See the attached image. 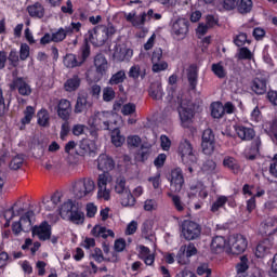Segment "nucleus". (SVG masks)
<instances>
[{
    "label": "nucleus",
    "instance_id": "nucleus-36",
    "mask_svg": "<svg viewBox=\"0 0 277 277\" xmlns=\"http://www.w3.org/2000/svg\"><path fill=\"white\" fill-rule=\"evenodd\" d=\"M90 106L91 104L88 102V97H85V95H80L77 98L74 111L75 114H83Z\"/></svg>",
    "mask_w": 277,
    "mask_h": 277
},
{
    "label": "nucleus",
    "instance_id": "nucleus-28",
    "mask_svg": "<svg viewBox=\"0 0 277 277\" xmlns=\"http://www.w3.org/2000/svg\"><path fill=\"white\" fill-rule=\"evenodd\" d=\"M234 129L238 137L245 142H250V140H253L255 135L254 129L252 128H248L245 126H235Z\"/></svg>",
    "mask_w": 277,
    "mask_h": 277
},
{
    "label": "nucleus",
    "instance_id": "nucleus-18",
    "mask_svg": "<svg viewBox=\"0 0 277 277\" xmlns=\"http://www.w3.org/2000/svg\"><path fill=\"white\" fill-rule=\"evenodd\" d=\"M198 196L201 200H205L209 196V192L205 184L198 182L196 185H192L187 190V197L189 200H194Z\"/></svg>",
    "mask_w": 277,
    "mask_h": 277
},
{
    "label": "nucleus",
    "instance_id": "nucleus-39",
    "mask_svg": "<svg viewBox=\"0 0 277 277\" xmlns=\"http://www.w3.org/2000/svg\"><path fill=\"white\" fill-rule=\"evenodd\" d=\"M124 81H127V72L121 69L110 77L108 83L109 85H120V83H124Z\"/></svg>",
    "mask_w": 277,
    "mask_h": 277
},
{
    "label": "nucleus",
    "instance_id": "nucleus-23",
    "mask_svg": "<svg viewBox=\"0 0 277 277\" xmlns=\"http://www.w3.org/2000/svg\"><path fill=\"white\" fill-rule=\"evenodd\" d=\"M23 211V207H19L18 203L5 209L2 213V216L5 220L4 227L8 228V226H10V222H12L16 215H22Z\"/></svg>",
    "mask_w": 277,
    "mask_h": 277
},
{
    "label": "nucleus",
    "instance_id": "nucleus-40",
    "mask_svg": "<svg viewBox=\"0 0 277 277\" xmlns=\"http://www.w3.org/2000/svg\"><path fill=\"white\" fill-rule=\"evenodd\" d=\"M67 220H70L74 224H83L85 220V214L79 208H76L71 214L68 215Z\"/></svg>",
    "mask_w": 277,
    "mask_h": 277
},
{
    "label": "nucleus",
    "instance_id": "nucleus-42",
    "mask_svg": "<svg viewBox=\"0 0 277 277\" xmlns=\"http://www.w3.org/2000/svg\"><path fill=\"white\" fill-rule=\"evenodd\" d=\"M87 124H88L89 129H92L93 131H98L101 129V120L98 118V111L91 115L87 119Z\"/></svg>",
    "mask_w": 277,
    "mask_h": 277
},
{
    "label": "nucleus",
    "instance_id": "nucleus-46",
    "mask_svg": "<svg viewBox=\"0 0 277 277\" xmlns=\"http://www.w3.org/2000/svg\"><path fill=\"white\" fill-rule=\"evenodd\" d=\"M212 72L219 77V79H224L226 77V67H224V63L220 62L212 65Z\"/></svg>",
    "mask_w": 277,
    "mask_h": 277
},
{
    "label": "nucleus",
    "instance_id": "nucleus-58",
    "mask_svg": "<svg viewBox=\"0 0 277 277\" xmlns=\"http://www.w3.org/2000/svg\"><path fill=\"white\" fill-rule=\"evenodd\" d=\"M159 205L155 199H146L143 205L144 211H157Z\"/></svg>",
    "mask_w": 277,
    "mask_h": 277
},
{
    "label": "nucleus",
    "instance_id": "nucleus-61",
    "mask_svg": "<svg viewBox=\"0 0 277 277\" xmlns=\"http://www.w3.org/2000/svg\"><path fill=\"white\" fill-rule=\"evenodd\" d=\"M197 274L198 276H205L206 274L205 277H211V268H209V264L207 263L200 264L197 267Z\"/></svg>",
    "mask_w": 277,
    "mask_h": 277
},
{
    "label": "nucleus",
    "instance_id": "nucleus-25",
    "mask_svg": "<svg viewBox=\"0 0 277 277\" xmlns=\"http://www.w3.org/2000/svg\"><path fill=\"white\" fill-rule=\"evenodd\" d=\"M94 66L97 75H101V77L107 75V71L109 70V62L103 54H97L94 57Z\"/></svg>",
    "mask_w": 277,
    "mask_h": 277
},
{
    "label": "nucleus",
    "instance_id": "nucleus-15",
    "mask_svg": "<svg viewBox=\"0 0 277 277\" xmlns=\"http://www.w3.org/2000/svg\"><path fill=\"white\" fill-rule=\"evenodd\" d=\"M100 129L109 131L114 124H117L118 115L111 111H98Z\"/></svg>",
    "mask_w": 277,
    "mask_h": 277
},
{
    "label": "nucleus",
    "instance_id": "nucleus-60",
    "mask_svg": "<svg viewBox=\"0 0 277 277\" xmlns=\"http://www.w3.org/2000/svg\"><path fill=\"white\" fill-rule=\"evenodd\" d=\"M201 150L203 155H213L215 153V143H201Z\"/></svg>",
    "mask_w": 277,
    "mask_h": 277
},
{
    "label": "nucleus",
    "instance_id": "nucleus-43",
    "mask_svg": "<svg viewBox=\"0 0 277 277\" xmlns=\"http://www.w3.org/2000/svg\"><path fill=\"white\" fill-rule=\"evenodd\" d=\"M223 166L232 170L234 174H237V172H239V163L233 157H225L223 160Z\"/></svg>",
    "mask_w": 277,
    "mask_h": 277
},
{
    "label": "nucleus",
    "instance_id": "nucleus-41",
    "mask_svg": "<svg viewBox=\"0 0 277 277\" xmlns=\"http://www.w3.org/2000/svg\"><path fill=\"white\" fill-rule=\"evenodd\" d=\"M114 177L109 173H102L97 177V188H107V185H111Z\"/></svg>",
    "mask_w": 277,
    "mask_h": 277
},
{
    "label": "nucleus",
    "instance_id": "nucleus-47",
    "mask_svg": "<svg viewBox=\"0 0 277 277\" xmlns=\"http://www.w3.org/2000/svg\"><path fill=\"white\" fill-rule=\"evenodd\" d=\"M237 57H238V60L252 61V60H254V52H252V51H250V49L243 47L238 50Z\"/></svg>",
    "mask_w": 277,
    "mask_h": 277
},
{
    "label": "nucleus",
    "instance_id": "nucleus-26",
    "mask_svg": "<svg viewBox=\"0 0 277 277\" xmlns=\"http://www.w3.org/2000/svg\"><path fill=\"white\" fill-rule=\"evenodd\" d=\"M272 246H274V243L269 239H265L261 241L255 248V251H254L255 256L258 259H265V256L269 254V250H272Z\"/></svg>",
    "mask_w": 277,
    "mask_h": 277
},
{
    "label": "nucleus",
    "instance_id": "nucleus-11",
    "mask_svg": "<svg viewBox=\"0 0 277 277\" xmlns=\"http://www.w3.org/2000/svg\"><path fill=\"white\" fill-rule=\"evenodd\" d=\"M198 254V249L195 243L189 242L188 245H183L180 247L176 254V261L179 265H189L190 258Z\"/></svg>",
    "mask_w": 277,
    "mask_h": 277
},
{
    "label": "nucleus",
    "instance_id": "nucleus-17",
    "mask_svg": "<svg viewBox=\"0 0 277 277\" xmlns=\"http://www.w3.org/2000/svg\"><path fill=\"white\" fill-rule=\"evenodd\" d=\"M210 250L213 254H222L223 252L228 253V239L223 236H215L212 238Z\"/></svg>",
    "mask_w": 277,
    "mask_h": 277
},
{
    "label": "nucleus",
    "instance_id": "nucleus-3",
    "mask_svg": "<svg viewBox=\"0 0 277 277\" xmlns=\"http://www.w3.org/2000/svg\"><path fill=\"white\" fill-rule=\"evenodd\" d=\"M180 233L182 239H185V241H196V239L200 238L202 228L198 223L185 220L180 225Z\"/></svg>",
    "mask_w": 277,
    "mask_h": 277
},
{
    "label": "nucleus",
    "instance_id": "nucleus-10",
    "mask_svg": "<svg viewBox=\"0 0 277 277\" xmlns=\"http://www.w3.org/2000/svg\"><path fill=\"white\" fill-rule=\"evenodd\" d=\"M248 248V240L241 235L230 236L228 238L227 254H241Z\"/></svg>",
    "mask_w": 277,
    "mask_h": 277
},
{
    "label": "nucleus",
    "instance_id": "nucleus-22",
    "mask_svg": "<svg viewBox=\"0 0 277 277\" xmlns=\"http://www.w3.org/2000/svg\"><path fill=\"white\" fill-rule=\"evenodd\" d=\"M226 203L229 207H235V201L233 200L232 197H227V196H224V195L217 196L215 201L212 203V206L210 208V211L212 213H217L221 209H224Z\"/></svg>",
    "mask_w": 277,
    "mask_h": 277
},
{
    "label": "nucleus",
    "instance_id": "nucleus-57",
    "mask_svg": "<svg viewBox=\"0 0 277 277\" xmlns=\"http://www.w3.org/2000/svg\"><path fill=\"white\" fill-rule=\"evenodd\" d=\"M97 198L98 200H110L111 199V189L109 188H97Z\"/></svg>",
    "mask_w": 277,
    "mask_h": 277
},
{
    "label": "nucleus",
    "instance_id": "nucleus-34",
    "mask_svg": "<svg viewBox=\"0 0 277 277\" xmlns=\"http://www.w3.org/2000/svg\"><path fill=\"white\" fill-rule=\"evenodd\" d=\"M149 96L154 98V101H160V98H163V89L161 88V83L154 82L150 84Z\"/></svg>",
    "mask_w": 277,
    "mask_h": 277
},
{
    "label": "nucleus",
    "instance_id": "nucleus-7",
    "mask_svg": "<svg viewBox=\"0 0 277 277\" xmlns=\"http://www.w3.org/2000/svg\"><path fill=\"white\" fill-rule=\"evenodd\" d=\"M173 40H185L189 34V22L184 17H177L170 23Z\"/></svg>",
    "mask_w": 277,
    "mask_h": 277
},
{
    "label": "nucleus",
    "instance_id": "nucleus-33",
    "mask_svg": "<svg viewBox=\"0 0 277 277\" xmlns=\"http://www.w3.org/2000/svg\"><path fill=\"white\" fill-rule=\"evenodd\" d=\"M249 267L248 256H241L240 262L236 265V277H247L246 272H248Z\"/></svg>",
    "mask_w": 277,
    "mask_h": 277
},
{
    "label": "nucleus",
    "instance_id": "nucleus-56",
    "mask_svg": "<svg viewBox=\"0 0 277 277\" xmlns=\"http://www.w3.org/2000/svg\"><path fill=\"white\" fill-rule=\"evenodd\" d=\"M136 109H137V106H135L134 103H128L122 106L121 114L123 116H133V114H135Z\"/></svg>",
    "mask_w": 277,
    "mask_h": 277
},
{
    "label": "nucleus",
    "instance_id": "nucleus-48",
    "mask_svg": "<svg viewBox=\"0 0 277 277\" xmlns=\"http://www.w3.org/2000/svg\"><path fill=\"white\" fill-rule=\"evenodd\" d=\"M262 226H266L265 235H272L277 232V219L271 217L266 221V223Z\"/></svg>",
    "mask_w": 277,
    "mask_h": 277
},
{
    "label": "nucleus",
    "instance_id": "nucleus-24",
    "mask_svg": "<svg viewBox=\"0 0 277 277\" xmlns=\"http://www.w3.org/2000/svg\"><path fill=\"white\" fill-rule=\"evenodd\" d=\"M11 90H17L21 96H29L31 94V87L23 78L13 80Z\"/></svg>",
    "mask_w": 277,
    "mask_h": 277
},
{
    "label": "nucleus",
    "instance_id": "nucleus-30",
    "mask_svg": "<svg viewBox=\"0 0 277 277\" xmlns=\"http://www.w3.org/2000/svg\"><path fill=\"white\" fill-rule=\"evenodd\" d=\"M37 124L43 128L51 127V115L49 114V110L41 108L37 113Z\"/></svg>",
    "mask_w": 277,
    "mask_h": 277
},
{
    "label": "nucleus",
    "instance_id": "nucleus-4",
    "mask_svg": "<svg viewBox=\"0 0 277 277\" xmlns=\"http://www.w3.org/2000/svg\"><path fill=\"white\" fill-rule=\"evenodd\" d=\"M114 189L116 194L124 195L121 198L122 207H135V197H133V194H131V189H129L127 180L123 176L117 177Z\"/></svg>",
    "mask_w": 277,
    "mask_h": 277
},
{
    "label": "nucleus",
    "instance_id": "nucleus-1",
    "mask_svg": "<svg viewBox=\"0 0 277 277\" xmlns=\"http://www.w3.org/2000/svg\"><path fill=\"white\" fill-rule=\"evenodd\" d=\"M179 105L177 111L181 120V127L189 129L194 124V103L185 97V95H179L176 97Z\"/></svg>",
    "mask_w": 277,
    "mask_h": 277
},
{
    "label": "nucleus",
    "instance_id": "nucleus-52",
    "mask_svg": "<svg viewBox=\"0 0 277 277\" xmlns=\"http://www.w3.org/2000/svg\"><path fill=\"white\" fill-rule=\"evenodd\" d=\"M252 10V0H241L238 4V11L240 14H248Z\"/></svg>",
    "mask_w": 277,
    "mask_h": 277
},
{
    "label": "nucleus",
    "instance_id": "nucleus-59",
    "mask_svg": "<svg viewBox=\"0 0 277 277\" xmlns=\"http://www.w3.org/2000/svg\"><path fill=\"white\" fill-rule=\"evenodd\" d=\"M128 75L130 79H140V75H142V67L140 65H133L130 67Z\"/></svg>",
    "mask_w": 277,
    "mask_h": 277
},
{
    "label": "nucleus",
    "instance_id": "nucleus-6",
    "mask_svg": "<svg viewBox=\"0 0 277 277\" xmlns=\"http://www.w3.org/2000/svg\"><path fill=\"white\" fill-rule=\"evenodd\" d=\"M124 18L127 23H130L134 29H141L138 38H145L148 34V28H146V23H148V17H146V12L137 14L135 11L130 13H124Z\"/></svg>",
    "mask_w": 277,
    "mask_h": 277
},
{
    "label": "nucleus",
    "instance_id": "nucleus-35",
    "mask_svg": "<svg viewBox=\"0 0 277 277\" xmlns=\"http://www.w3.org/2000/svg\"><path fill=\"white\" fill-rule=\"evenodd\" d=\"M110 140H111V144H114V146H116L117 148H120V146H122V144H124L126 142V137L124 135H122V133L120 132V129L116 128L110 132Z\"/></svg>",
    "mask_w": 277,
    "mask_h": 277
},
{
    "label": "nucleus",
    "instance_id": "nucleus-55",
    "mask_svg": "<svg viewBox=\"0 0 277 277\" xmlns=\"http://www.w3.org/2000/svg\"><path fill=\"white\" fill-rule=\"evenodd\" d=\"M81 27V22H71L69 26L65 27V30L67 31V35L70 36L71 34H79Z\"/></svg>",
    "mask_w": 277,
    "mask_h": 277
},
{
    "label": "nucleus",
    "instance_id": "nucleus-29",
    "mask_svg": "<svg viewBox=\"0 0 277 277\" xmlns=\"http://www.w3.org/2000/svg\"><path fill=\"white\" fill-rule=\"evenodd\" d=\"M81 85V78L78 75H74L68 78L64 83L65 92H77Z\"/></svg>",
    "mask_w": 277,
    "mask_h": 277
},
{
    "label": "nucleus",
    "instance_id": "nucleus-31",
    "mask_svg": "<svg viewBox=\"0 0 277 277\" xmlns=\"http://www.w3.org/2000/svg\"><path fill=\"white\" fill-rule=\"evenodd\" d=\"M29 16L32 18H43L44 17V6L40 2H36L27 8Z\"/></svg>",
    "mask_w": 277,
    "mask_h": 277
},
{
    "label": "nucleus",
    "instance_id": "nucleus-27",
    "mask_svg": "<svg viewBox=\"0 0 277 277\" xmlns=\"http://www.w3.org/2000/svg\"><path fill=\"white\" fill-rule=\"evenodd\" d=\"M136 250L138 252V258L144 261L145 265H153V263H155V253L150 252V249L140 245Z\"/></svg>",
    "mask_w": 277,
    "mask_h": 277
},
{
    "label": "nucleus",
    "instance_id": "nucleus-37",
    "mask_svg": "<svg viewBox=\"0 0 277 277\" xmlns=\"http://www.w3.org/2000/svg\"><path fill=\"white\" fill-rule=\"evenodd\" d=\"M34 116H36V108L32 106H27L24 110V117L21 120L23 127L21 129H25L26 124H30L31 120H34Z\"/></svg>",
    "mask_w": 277,
    "mask_h": 277
},
{
    "label": "nucleus",
    "instance_id": "nucleus-12",
    "mask_svg": "<svg viewBox=\"0 0 277 277\" xmlns=\"http://www.w3.org/2000/svg\"><path fill=\"white\" fill-rule=\"evenodd\" d=\"M168 181L170 182V193L179 194V192L183 189V185H185V177H183V170H181V168L173 169L168 176Z\"/></svg>",
    "mask_w": 277,
    "mask_h": 277
},
{
    "label": "nucleus",
    "instance_id": "nucleus-16",
    "mask_svg": "<svg viewBox=\"0 0 277 277\" xmlns=\"http://www.w3.org/2000/svg\"><path fill=\"white\" fill-rule=\"evenodd\" d=\"M250 89L254 92V94H265V92H267V76L258 74L251 81Z\"/></svg>",
    "mask_w": 277,
    "mask_h": 277
},
{
    "label": "nucleus",
    "instance_id": "nucleus-64",
    "mask_svg": "<svg viewBox=\"0 0 277 277\" xmlns=\"http://www.w3.org/2000/svg\"><path fill=\"white\" fill-rule=\"evenodd\" d=\"M246 42H249V41H248V35H246L245 32H239L234 39V43L236 44V47H243Z\"/></svg>",
    "mask_w": 277,
    "mask_h": 277
},
{
    "label": "nucleus",
    "instance_id": "nucleus-5",
    "mask_svg": "<svg viewBox=\"0 0 277 277\" xmlns=\"http://www.w3.org/2000/svg\"><path fill=\"white\" fill-rule=\"evenodd\" d=\"M114 27L109 28H94L88 31L85 35V41L91 42L94 47H103L109 37V34H115Z\"/></svg>",
    "mask_w": 277,
    "mask_h": 277
},
{
    "label": "nucleus",
    "instance_id": "nucleus-19",
    "mask_svg": "<svg viewBox=\"0 0 277 277\" xmlns=\"http://www.w3.org/2000/svg\"><path fill=\"white\" fill-rule=\"evenodd\" d=\"M70 114H72V105L68 100H61L57 105V116L65 122L70 120Z\"/></svg>",
    "mask_w": 277,
    "mask_h": 277
},
{
    "label": "nucleus",
    "instance_id": "nucleus-54",
    "mask_svg": "<svg viewBox=\"0 0 277 277\" xmlns=\"http://www.w3.org/2000/svg\"><path fill=\"white\" fill-rule=\"evenodd\" d=\"M114 98H116V91H114V89L110 87L104 88L103 101H105L106 103H109V102L114 101Z\"/></svg>",
    "mask_w": 277,
    "mask_h": 277
},
{
    "label": "nucleus",
    "instance_id": "nucleus-20",
    "mask_svg": "<svg viewBox=\"0 0 277 277\" xmlns=\"http://www.w3.org/2000/svg\"><path fill=\"white\" fill-rule=\"evenodd\" d=\"M32 235L38 237L40 241H47V239H51V225H49L47 222H43L39 226H35L32 228Z\"/></svg>",
    "mask_w": 277,
    "mask_h": 277
},
{
    "label": "nucleus",
    "instance_id": "nucleus-53",
    "mask_svg": "<svg viewBox=\"0 0 277 277\" xmlns=\"http://www.w3.org/2000/svg\"><path fill=\"white\" fill-rule=\"evenodd\" d=\"M201 143H215V134L213 130L206 129L201 136Z\"/></svg>",
    "mask_w": 277,
    "mask_h": 277
},
{
    "label": "nucleus",
    "instance_id": "nucleus-8",
    "mask_svg": "<svg viewBox=\"0 0 277 277\" xmlns=\"http://www.w3.org/2000/svg\"><path fill=\"white\" fill-rule=\"evenodd\" d=\"M94 189H96V184L94 180L90 177L80 179L72 185V192L76 198H85V196H90Z\"/></svg>",
    "mask_w": 277,
    "mask_h": 277
},
{
    "label": "nucleus",
    "instance_id": "nucleus-63",
    "mask_svg": "<svg viewBox=\"0 0 277 277\" xmlns=\"http://www.w3.org/2000/svg\"><path fill=\"white\" fill-rule=\"evenodd\" d=\"M29 53H30V48L28 47V44L22 43L19 48V60H22V62H25V60L29 57Z\"/></svg>",
    "mask_w": 277,
    "mask_h": 277
},
{
    "label": "nucleus",
    "instance_id": "nucleus-2",
    "mask_svg": "<svg viewBox=\"0 0 277 277\" xmlns=\"http://www.w3.org/2000/svg\"><path fill=\"white\" fill-rule=\"evenodd\" d=\"M177 155L182 163L188 167V172H194V167L198 161V157L196 156L194 146L187 138H184L180 142V145L177 147Z\"/></svg>",
    "mask_w": 277,
    "mask_h": 277
},
{
    "label": "nucleus",
    "instance_id": "nucleus-50",
    "mask_svg": "<svg viewBox=\"0 0 277 277\" xmlns=\"http://www.w3.org/2000/svg\"><path fill=\"white\" fill-rule=\"evenodd\" d=\"M168 196L170 198H172V202L176 209V211H185V205L183 203V201H181V197H179V195H173V193H168Z\"/></svg>",
    "mask_w": 277,
    "mask_h": 277
},
{
    "label": "nucleus",
    "instance_id": "nucleus-44",
    "mask_svg": "<svg viewBox=\"0 0 277 277\" xmlns=\"http://www.w3.org/2000/svg\"><path fill=\"white\" fill-rule=\"evenodd\" d=\"M211 116L212 118H222L224 116V105L220 102H213L211 104Z\"/></svg>",
    "mask_w": 277,
    "mask_h": 277
},
{
    "label": "nucleus",
    "instance_id": "nucleus-32",
    "mask_svg": "<svg viewBox=\"0 0 277 277\" xmlns=\"http://www.w3.org/2000/svg\"><path fill=\"white\" fill-rule=\"evenodd\" d=\"M79 146L82 150V155H90V153H95L96 148H98L95 141L88 138L82 140Z\"/></svg>",
    "mask_w": 277,
    "mask_h": 277
},
{
    "label": "nucleus",
    "instance_id": "nucleus-13",
    "mask_svg": "<svg viewBox=\"0 0 277 277\" xmlns=\"http://www.w3.org/2000/svg\"><path fill=\"white\" fill-rule=\"evenodd\" d=\"M133 58V49L126 44H116L113 49L114 62H129Z\"/></svg>",
    "mask_w": 277,
    "mask_h": 277
},
{
    "label": "nucleus",
    "instance_id": "nucleus-49",
    "mask_svg": "<svg viewBox=\"0 0 277 277\" xmlns=\"http://www.w3.org/2000/svg\"><path fill=\"white\" fill-rule=\"evenodd\" d=\"M62 201V197L60 196L58 193H55L50 200H47L44 202L45 205V209H48V211H51L53 209H55V207H57V203Z\"/></svg>",
    "mask_w": 277,
    "mask_h": 277
},
{
    "label": "nucleus",
    "instance_id": "nucleus-51",
    "mask_svg": "<svg viewBox=\"0 0 277 277\" xmlns=\"http://www.w3.org/2000/svg\"><path fill=\"white\" fill-rule=\"evenodd\" d=\"M66 36H68L66 28H58V31L52 34V41L62 42L63 40H66Z\"/></svg>",
    "mask_w": 277,
    "mask_h": 277
},
{
    "label": "nucleus",
    "instance_id": "nucleus-14",
    "mask_svg": "<svg viewBox=\"0 0 277 277\" xmlns=\"http://www.w3.org/2000/svg\"><path fill=\"white\" fill-rule=\"evenodd\" d=\"M162 58L163 50L156 48L151 54L153 72H162V70H168V62Z\"/></svg>",
    "mask_w": 277,
    "mask_h": 277
},
{
    "label": "nucleus",
    "instance_id": "nucleus-21",
    "mask_svg": "<svg viewBox=\"0 0 277 277\" xmlns=\"http://www.w3.org/2000/svg\"><path fill=\"white\" fill-rule=\"evenodd\" d=\"M97 168L104 173H109L116 168V162L114 161V158L103 154L97 158Z\"/></svg>",
    "mask_w": 277,
    "mask_h": 277
},
{
    "label": "nucleus",
    "instance_id": "nucleus-9",
    "mask_svg": "<svg viewBox=\"0 0 277 277\" xmlns=\"http://www.w3.org/2000/svg\"><path fill=\"white\" fill-rule=\"evenodd\" d=\"M34 220V212L28 211L23 216H21L19 221L14 222L12 224V233L15 237H18L21 233H29L31 230V222Z\"/></svg>",
    "mask_w": 277,
    "mask_h": 277
},
{
    "label": "nucleus",
    "instance_id": "nucleus-45",
    "mask_svg": "<svg viewBox=\"0 0 277 277\" xmlns=\"http://www.w3.org/2000/svg\"><path fill=\"white\" fill-rule=\"evenodd\" d=\"M64 65L66 68H77V66H81V61H77V56L75 54H67L64 57Z\"/></svg>",
    "mask_w": 277,
    "mask_h": 277
},
{
    "label": "nucleus",
    "instance_id": "nucleus-38",
    "mask_svg": "<svg viewBox=\"0 0 277 277\" xmlns=\"http://www.w3.org/2000/svg\"><path fill=\"white\" fill-rule=\"evenodd\" d=\"M77 209V205L75 202L68 200L65 203L62 205L61 207V216L63 220H67V217L71 214L72 211Z\"/></svg>",
    "mask_w": 277,
    "mask_h": 277
},
{
    "label": "nucleus",
    "instance_id": "nucleus-62",
    "mask_svg": "<svg viewBox=\"0 0 277 277\" xmlns=\"http://www.w3.org/2000/svg\"><path fill=\"white\" fill-rule=\"evenodd\" d=\"M268 131L273 136V142L277 143V116L272 120L271 123H268Z\"/></svg>",
    "mask_w": 277,
    "mask_h": 277
}]
</instances>
